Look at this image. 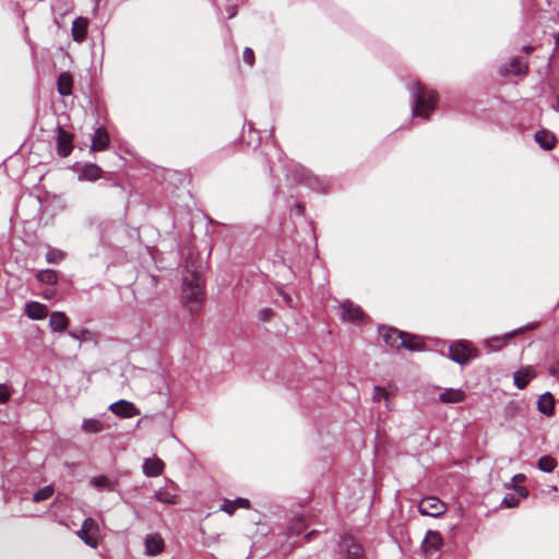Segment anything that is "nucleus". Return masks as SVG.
Wrapping results in <instances>:
<instances>
[{"label": "nucleus", "mask_w": 559, "mask_h": 559, "mask_svg": "<svg viewBox=\"0 0 559 559\" xmlns=\"http://www.w3.org/2000/svg\"><path fill=\"white\" fill-rule=\"evenodd\" d=\"M90 484L97 490H107V491H114L115 490V483L111 481L107 476L99 475L94 476L91 478Z\"/></svg>", "instance_id": "nucleus-25"}, {"label": "nucleus", "mask_w": 559, "mask_h": 559, "mask_svg": "<svg viewBox=\"0 0 559 559\" xmlns=\"http://www.w3.org/2000/svg\"><path fill=\"white\" fill-rule=\"evenodd\" d=\"M316 534H317V531H311V532L307 533L305 537L307 540H310L312 538V536Z\"/></svg>", "instance_id": "nucleus-41"}, {"label": "nucleus", "mask_w": 559, "mask_h": 559, "mask_svg": "<svg viewBox=\"0 0 559 559\" xmlns=\"http://www.w3.org/2000/svg\"><path fill=\"white\" fill-rule=\"evenodd\" d=\"M522 330H523V329H520V331H522ZM518 332H519V330H518V331H513L512 333H509V334H507V335H504V336H502V337H493V338L489 340L487 343H488V345H489V346H491L493 349H499V348H501L502 346H504V345L508 343V341H509L512 336H514Z\"/></svg>", "instance_id": "nucleus-32"}, {"label": "nucleus", "mask_w": 559, "mask_h": 559, "mask_svg": "<svg viewBox=\"0 0 559 559\" xmlns=\"http://www.w3.org/2000/svg\"><path fill=\"white\" fill-rule=\"evenodd\" d=\"M388 400L389 399V392L381 386H374L373 388V400L380 401V400Z\"/></svg>", "instance_id": "nucleus-38"}, {"label": "nucleus", "mask_w": 559, "mask_h": 559, "mask_svg": "<svg viewBox=\"0 0 559 559\" xmlns=\"http://www.w3.org/2000/svg\"><path fill=\"white\" fill-rule=\"evenodd\" d=\"M537 409L545 416H551L555 412V397L550 392L543 393L537 401Z\"/></svg>", "instance_id": "nucleus-20"}, {"label": "nucleus", "mask_w": 559, "mask_h": 559, "mask_svg": "<svg viewBox=\"0 0 559 559\" xmlns=\"http://www.w3.org/2000/svg\"><path fill=\"white\" fill-rule=\"evenodd\" d=\"M557 467V461L549 455H544L538 460V468L542 472L551 473Z\"/></svg>", "instance_id": "nucleus-31"}, {"label": "nucleus", "mask_w": 559, "mask_h": 559, "mask_svg": "<svg viewBox=\"0 0 559 559\" xmlns=\"http://www.w3.org/2000/svg\"><path fill=\"white\" fill-rule=\"evenodd\" d=\"M109 146V135L105 128L99 127L94 131V135L92 138V146L93 151H103Z\"/></svg>", "instance_id": "nucleus-19"}, {"label": "nucleus", "mask_w": 559, "mask_h": 559, "mask_svg": "<svg viewBox=\"0 0 559 559\" xmlns=\"http://www.w3.org/2000/svg\"><path fill=\"white\" fill-rule=\"evenodd\" d=\"M56 132L58 155L61 157H67L73 150V135L60 126L57 127Z\"/></svg>", "instance_id": "nucleus-9"}, {"label": "nucleus", "mask_w": 559, "mask_h": 559, "mask_svg": "<svg viewBox=\"0 0 559 559\" xmlns=\"http://www.w3.org/2000/svg\"><path fill=\"white\" fill-rule=\"evenodd\" d=\"M88 21L85 17H76L72 23V37L75 41H83L87 35Z\"/></svg>", "instance_id": "nucleus-22"}, {"label": "nucleus", "mask_w": 559, "mask_h": 559, "mask_svg": "<svg viewBox=\"0 0 559 559\" xmlns=\"http://www.w3.org/2000/svg\"><path fill=\"white\" fill-rule=\"evenodd\" d=\"M473 357L472 349L462 341L452 343L449 347V358L459 365L467 364Z\"/></svg>", "instance_id": "nucleus-7"}, {"label": "nucleus", "mask_w": 559, "mask_h": 559, "mask_svg": "<svg viewBox=\"0 0 559 559\" xmlns=\"http://www.w3.org/2000/svg\"><path fill=\"white\" fill-rule=\"evenodd\" d=\"M341 318L344 321L359 322L364 318L361 308L350 301H344L341 305Z\"/></svg>", "instance_id": "nucleus-11"}, {"label": "nucleus", "mask_w": 559, "mask_h": 559, "mask_svg": "<svg viewBox=\"0 0 559 559\" xmlns=\"http://www.w3.org/2000/svg\"><path fill=\"white\" fill-rule=\"evenodd\" d=\"M102 169L96 164H87L82 169V173L80 175V179H85L90 181H95L100 178L102 176Z\"/></svg>", "instance_id": "nucleus-26"}, {"label": "nucleus", "mask_w": 559, "mask_h": 559, "mask_svg": "<svg viewBox=\"0 0 559 559\" xmlns=\"http://www.w3.org/2000/svg\"><path fill=\"white\" fill-rule=\"evenodd\" d=\"M98 524L94 519L87 518L83 521L81 530L78 532L79 537L83 540V543L92 548H96L98 546L97 534Z\"/></svg>", "instance_id": "nucleus-5"}, {"label": "nucleus", "mask_w": 559, "mask_h": 559, "mask_svg": "<svg viewBox=\"0 0 559 559\" xmlns=\"http://www.w3.org/2000/svg\"><path fill=\"white\" fill-rule=\"evenodd\" d=\"M519 498L513 493H508L501 501V506L506 508H513L518 506Z\"/></svg>", "instance_id": "nucleus-37"}, {"label": "nucleus", "mask_w": 559, "mask_h": 559, "mask_svg": "<svg viewBox=\"0 0 559 559\" xmlns=\"http://www.w3.org/2000/svg\"><path fill=\"white\" fill-rule=\"evenodd\" d=\"M109 409L121 418H132L140 414V411L135 407L132 402L120 400L112 403Z\"/></svg>", "instance_id": "nucleus-10"}, {"label": "nucleus", "mask_w": 559, "mask_h": 559, "mask_svg": "<svg viewBox=\"0 0 559 559\" xmlns=\"http://www.w3.org/2000/svg\"><path fill=\"white\" fill-rule=\"evenodd\" d=\"M250 501L247 498H236L234 500L224 499L219 510L227 513L228 515H233L237 509H249Z\"/></svg>", "instance_id": "nucleus-14"}, {"label": "nucleus", "mask_w": 559, "mask_h": 559, "mask_svg": "<svg viewBox=\"0 0 559 559\" xmlns=\"http://www.w3.org/2000/svg\"><path fill=\"white\" fill-rule=\"evenodd\" d=\"M95 1V9L98 7L100 0H94Z\"/></svg>", "instance_id": "nucleus-45"}, {"label": "nucleus", "mask_w": 559, "mask_h": 559, "mask_svg": "<svg viewBox=\"0 0 559 559\" xmlns=\"http://www.w3.org/2000/svg\"><path fill=\"white\" fill-rule=\"evenodd\" d=\"M165 463L158 457H147L142 465L143 474L146 477H157L163 474Z\"/></svg>", "instance_id": "nucleus-12"}, {"label": "nucleus", "mask_w": 559, "mask_h": 559, "mask_svg": "<svg viewBox=\"0 0 559 559\" xmlns=\"http://www.w3.org/2000/svg\"><path fill=\"white\" fill-rule=\"evenodd\" d=\"M12 390L5 383H0V404L7 403L11 397Z\"/></svg>", "instance_id": "nucleus-36"}, {"label": "nucleus", "mask_w": 559, "mask_h": 559, "mask_svg": "<svg viewBox=\"0 0 559 559\" xmlns=\"http://www.w3.org/2000/svg\"><path fill=\"white\" fill-rule=\"evenodd\" d=\"M403 340V347L408 350H420L424 346L423 340L416 335L405 333Z\"/></svg>", "instance_id": "nucleus-28"}, {"label": "nucleus", "mask_w": 559, "mask_h": 559, "mask_svg": "<svg viewBox=\"0 0 559 559\" xmlns=\"http://www.w3.org/2000/svg\"><path fill=\"white\" fill-rule=\"evenodd\" d=\"M466 399V393L462 389L448 388L439 395V402L442 404L461 403Z\"/></svg>", "instance_id": "nucleus-13"}, {"label": "nucleus", "mask_w": 559, "mask_h": 559, "mask_svg": "<svg viewBox=\"0 0 559 559\" xmlns=\"http://www.w3.org/2000/svg\"><path fill=\"white\" fill-rule=\"evenodd\" d=\"M340 559H364L362 546L350 535H343L338 543Z\"/></svg>", "instance_id": "nucleus-3"}, {"label": "nucleus", "mask_w": 559, "mask_h": 559, "mask_svg": "<svg viewBox=\"0 0 559 559\" xmlns=\"http://www.w3.org/2000/svg\"><path fill=\"white\" fill-rule=\"evenodd\" d=\"M25 313L29 319L41 320L47 316V308L40 302L29 301L25 305Z\"/></svg>", "instance_id": "nucleus-23"}, {"label": "nucleus", "mask_w": 559, "mask_h": 559, "mask_svg": "<svg viewBox=\"0 0 559 559\" xmlns=\"http://www.w3.org/2000/svg\"><path fill=\"white\" fill-rule=\"evenodd\" d=\"M242 58L246 63H248L250 67L254 64V52L251 48L246 47L242 52Z\"/></svg>", "instance_id": "nucleus-39"}, {"label": "nucleus", "mask_w": 559, "mask_h": 559, "mask_svg": "<svg viewBox=\"0 0 559 559\" xmlns=\"http://www.w3.org/2000/svg\"><path fill=\"white\" fill-rule=\"evenodd\" d=\"M73 79L69 72H62L59 74L57 80L58 93L62 96H69L72 94Z\"/></svg>", "instance_id": "nucleus-24"}, {"label": "nucleus", "mask_w": 559, "mask_h": 559, "mask_svg": "<svg viewBox=\"0 0 559 559\" xmlns=\"http://www.w3.org/2000/svg\"><path fill=\"white\" fill-rule=\"evenodd\" d=\"M306 530V523L304 519L296 518L290 521L287 526V536H298Z\"/></svg>", "instance_id": "nucleus-29"}, {"label": "nucleus", "mask_w": 559, "mask_h": 559, "mask_svg": "<svg viewBox=\"0 0 559 559\" xmlns=\"http://www.w3.org/2000/svg\"><path fill=\"white\" fill-rule=\"evenodd\" d=\"M413 98V116L427 119L429 112L435 109L437 104V93L427 90L420 82H415L409 88Z\"/></svg>", "instance_id": "nucleus-2"}, {"label": "nucleus", "mask_w": 559, "mask_h": 559, "mask_svg": "<svg viewBox=\"0 0 559 559\" xmlns=\"http://www.w3.org/2000/svg\"><path fill=\"white\" fill-rule=\"evenodd\" d=\"M535 325H536V324L534 323V324H532V325H528L526 329H534V328H535Z\"/></svg>", "instance_id": "nucleus-46"}, {"label": "nucleus", "mask_w": 559, "mask_h": 559, "mask_svg": "<svg viewBox=\"0 0 559 559\" xmlns=\"http://www.w3.org/2000/svg\"><path fill=\"white\" fill-rule=\"evenodd\" d=\"M548 373L559 381V359L548 368Z\"/></svg>", "instance_id": "nucleus-40"}, {"label": "nucleus", "mask_w": 559, "mask_h": 559, "mask_svg": "<svg viewBox=\"0 0 559 559\" xmlns=\"http://www.w3.org/2000/svg\"><path fill=\"white\" fill-rule=\"evenodd\" d=\"M523 50L526 52V53H531L532 50H533V47L532 46H523Z\"/></svg>", "instance_id": "nucleus-44"}, {"label": "nucleus", "mask_w": 559, "mask_h": 559, "mask_svg": "<svg viewBox=\"0 0 559 559\" xmlns=\"http://www.w3.org/2000/svg\"><path fill=\"white\" fill-rule=\"evenodd\" d=\"M154 498L165 504H177L179 500L178 486L168 480L165 488H159L155 491Z\"/></svg>", "instance_id": "nucleus-8"}, {"label": "nucleus", "mask_w": 559, "mask_h": 559, "mask_svg": "<svg viewBox=\"0 0 559 559\" xmlns=\"http://www.w3.org/2000/svg\"><path fill=\"white\" fill-rule=\"evenodd\" d=\"M236 10L233 8L231 10H229V13H228V19H233L235 15H236Z\"/></svg>", "instance_id": "nucleus-43"}, {"label": "nucleus", "mask_w": 559, "mask_h": 559, "mask_svg": "<svg viewBox=\"0 0 559 559\" xmlns=\"http://www.w3.org/2000/svg\"><path fill=\"white\" fill-rule=\"evenodd\" d=\"M404 334L405 332H402L397 329H394V328H386L384 331H383V340L384 342L393 347V348H401L403 347V344H404Z\"/></svg>", "instance_id": "nucleus-15"}, {"label": "nucleus", "mask_w": 559, "mask_h": 559, "mask_svg": "<svg viewBox=\"0 0 559 559\" xmlns=\"http://www.w3.org/2000/svg\"><path fill=\"white\" fill-rule=\"evenodd\" d=\"M442 547V535L437 531L428 530L420 545L423 554L426 557H430L433 554L440 551Z\"/></svg>", "instance_id": "nucleus-6"}, {"label": "nucleus", "mask_w": 559, "mask_h": 559, "mask_svg": "<svg viewBox=\"0 0 559 559\" xmlns=\"http://www.w3.org/2000/svg\"><path fill=\"white\" fill-rule=\"evenodd\" d=\"M535 377L536 372L534 371V369L531 367H525L513 374V382L518 389L523 390Z\"/></svg>", "instance_id": "nucleus-16"}, {"label": "nucleus", "mask_w": 559, "mask_h": 559, "mask_svg": "<svg viewBox=\"0 0 559 559\" xmlns=\"http://www.w3.org/2000/svg\"><path fill=\"white\" fill-rule=\"evenodd\" d=\"M46 261L50 264L60 263L64 259V253L56 248H49L46 252Z\"/></svg>", "instance_id": "nucleus-34"}, {"label": "nucleus", "mask_w": 559, "mask_h": 559, "mask_svg": "<svg viewBox=\"0 0 559 559\" xmlns=\"http://www.w3.org/2000/svg\"><path fill=\"white\" fill-rule=\"evenodd\" d=\"M534 139L536 143L545 151H551L555 148L557 139L556 136L547 130H539L535 133Z\"/></svg>", "instance_id": "nucleus-18"}, {"label": "nucleus", "mask_w": 559, "mask_h": 559, "mask_svg": "<svg viewBox=\"0 0 559 559\" xmlns=\"http://www.w3.org/2000/svg\"><path fill=\"white\" fill-rule=\"evenodd\" d=\"M204 267L199 253L190 251L185 260L181 278V301L191 316H198L205 296Z\"/></svg>", "instance_id": "nucleus-1"}, {"label": "nucleus", "mask_w": 559, "mask_h": 559, "mask_svg": "<svg viewBox=\"0 0 559 559\" xmlns=\"http://www.w3.org/2000/svg\"><path fill=\"white\" fill-rule=\"evenodd\" d=\"M35 277L38 282L46 285H56L58 283L56 271L50 269L39 271Z\"/></svg>", "instance_id": "nucleus-27"}, {"label": "nucleus", "mask_w": 559, "mask_h": 559, "mask_svg": "<svg viewBox=\"0 0 559 559\" xmlns=\"http://www.w3.org/2000/svg\"><path fill=\"white\" fill-rule=\"evenodd\" d=\"M557 104L559 105V95L557 96Z\"/></svg>", "instance_id": "nucleus-47"}, {"label": "nucleus", "mask_w": 559, "mask_h": 559, "mask_svg": "<svg viewBox=\"0 0 559 559\" xmlns=\"http://www.w3.org/2000/svg\"><path fill=\"white\" fill-rule=\"evenodd\" d=\"M69 318L62 311H53L49 318V326L55 332H63L68 328Z\"/></svg>", "instance_id": "nucleus-21"}, {"label": "nucleus", "mask_w": 559, "mask_h": 559, "mask_svg": "<svg viewBox=\"0 0 559 559\" xmlns=\"http://www.w3.org/2000/svg\"><path fill=\"white\" fill-rule=\"evenodd\" d=\"M52 495H53V487H52V485H48V486H45V487L38 489L34 493L33 501L40 502V501L49 499Z\"/></svg>", "instance_id": "nucleus-33"}, {"label": "nucleus", "mask_w": 559, "mask_h": 559, "mask_svg": "<svg viewBox=\"0 0 559 559\" xmlns=\"http://www.w3.org/2000/svg\"><path fill=\"white\" fill-rule=\"evenodd\" d=\"M295 210L298 214H301L304 211V207L301 204H295Z\"/></svg>", "instance_id": "nucleus-42"}, {"label": "nucleus", "mask_w": 559, "mask_h": 559, "mask_svg": "<svg viewBox=\"0 0 559 559\" xmlns=\"http://www.w3.org/2000/svg\"><path fill=\"white\" fill-rule=\"evenodd\" d=\"M103 424L95 418L84 419L82 423V429L87 433H97L103 430Z\"/></svg>", "instance_id": "nucleus-30"}, {"label": "nucleus", "mask_w": 559, "mask_h": 559, "mask_svg": "<svg viewBox=\"0 0 559 559\" xmlns=\"http://www.w3.org/2000/svg\"><path fill=\"white\" fill-rule=\"evenodd\" d=\"M418 511L421 515L438 518L445 513L447 506L437 497H425L418 503Z\"/></svg>", "instance_id": "nucleus-4"}, {"label": "nucleus", "mask_w": 559, "mask_h": 559, "mask_svg": "<svg viewBox=\"0 0 559 559\" xmlns=\"http://www.w3.org/2000/svg\"><path fill=\"white\" fill-rule=\"evenodd\" d=\"M145 550L148 556H156L164 549V540L158 534H150L144 539Z\"/></svg>", "instance_id": "nucleus-17"}, {"label": "nucleus", "mask_w": 559, "mask_h": 559, "mask_svg": "<svg viewBox=\"0 0 559 559\" xmlns=\"http://www.w3.org/2000/svg\"><path fill=\"white\" fill-rule=\"evenodd\" d=\"M510 72L515 75L523 74L527 69V67L519 58H513L510 62Z\"/></svg>", "instance_id": "nucleus-35"}]
</instances>
